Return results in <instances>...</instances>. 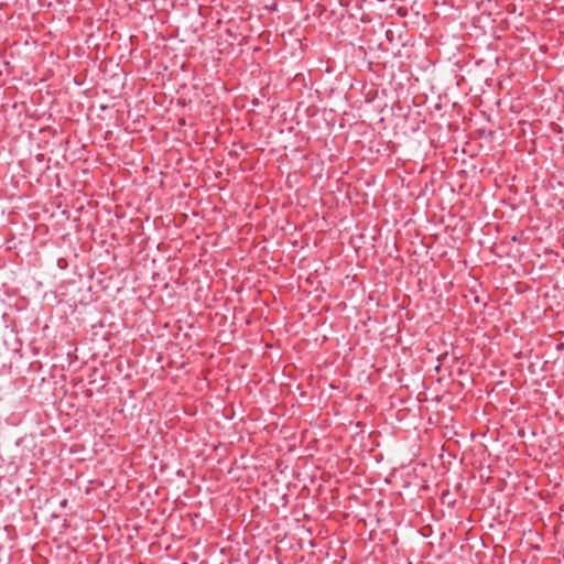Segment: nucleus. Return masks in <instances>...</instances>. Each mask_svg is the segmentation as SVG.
<instances>
[{"instance_id": "nucleus-1", "label": "nucleus", "mask_w": 564, "mask_h": 564, "mask_svg": "<svg viewBox=\"0 0 564 564\" xmlns=\"http://www.w3.org/2000/svg\"><path fill=\"white\" fill-rule=\"evenodd\" d=\"M59 505H61V507H65V506L67 505V500H63V501H61V503H59Z\"/></svg>"}]
</instances>
